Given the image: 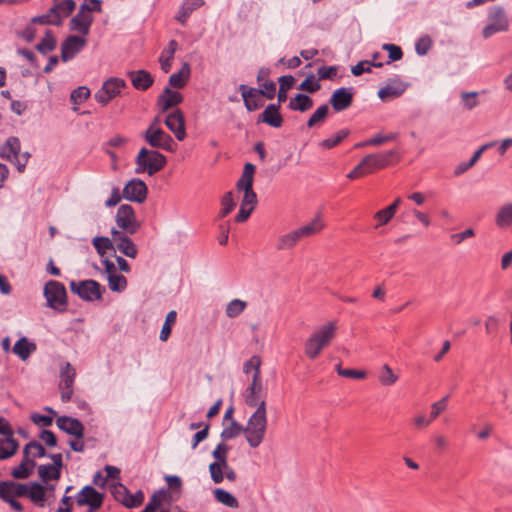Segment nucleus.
Wrapping results in <instances>:
<instances>
[{
  "label": "nucleus",
  "instance_id": "nucleus-1",
  "mask_svg": "<svg viewBox=\"0 0 512 512\" xmlns=\"http://www.w3.org/2000/svg\"><path fill=\"white\" fill-rule=\"evenodd\" d=\"M98 254L103 265V276L108 277L119 272L129 273V263L115 254L114 244L109 238L98 237Z\"/></svg>",
  "mask_w": 512,
  "mask_h": 512
},
{
  "label": "nucleus",
  "instance_id": "nucleus-2",
  "mask_svg": "<svg viewBox=\"0 0 512 512\" xmlns=\"http://www.w3.org/2000/svg\"><path fill=\"white\" fill-rule=\"evenodd\" d=\"M337 324L334 321L327 322L315 330L305 341L304 352L309 359H316L321 351L335 338Z\"/></svg>",
  "mask_w": 512,
  "mask_h": 512
},
{
  "label": "nucleus",
  "instance_id": "nucleus-3",
  "mask_svg": "<svg viewBox=\"0 0 512 512\" xmlns=\"http://www.w3.org/2000/svg\"><path fill=\"white\" fill-rule=\"evenodd\" d=\"M267 410L266 408H256L255 412L249 417L244 433L250 447H258L264 440L267 429Z\"/></svg>",
  "mask_w": 512,
  "mask_h": 512
},
{
  "label": "nucleus",
  "instance_id": "nucleus-4",
  "mask_svg": "<svg viewBox=\"0 0 512 512\" xmlns=\"http://www.w3.org/2000/svg\"><path fill=\"white\" fill-rule=\"evenodd\" d=\"M104 471L106 472L104 477L98 472V486H107L114 499L123 505L130 492L120 482V469L115 466L106 465Z\"/></svg>",
  "mask_w": 512,
  "mask_h": 512
},
{
  "label": "nucleus",
  "instance_id": "nucleus-5",
  "mask_svg": "<svg viewBox=\"0 0 512 512\" xmlns=\"http://www.w3.org/2000/svg\"><path fill=\"white\" fill-rule=\"evenodd\" d=\"M136 172H147L152 176L160 171L166 164V157L156 150L142 148L136 158Z\"/></svg>",
  "mask_w": 512,
  "mask_h": 512
},
{
  "label": "nucleus",
  "instance_id": "nucleus-6",
  "mask_svg": "<svg viewBox=\"0 0 512 512\" xmlns=\"http://www.w3.org/2000/svg\"><path fill=\"white\" fill-rule=\"evenodd\" d=\"M255 166L252 163H246L240 179L236 187L239 191L243 192L242 206L255 209L257 205V195L253 191Z\"/></svg>",
  "mask_w": 512,
  "mask_h": 512
},
{
  "label": "nucleus",
  "instance_id": "nucleus-7",
  "mask_svg": "<svg viewBox=\"0 0 512 512\" xmlns=\"http://www.w3.org/2000/svg\"><path fill=\"white\" fill-rule=\"evenodd\" d=\"M96 9V0H84L78 14L70 21L73 31L87 34L93 20V11Z\"/></svg>",
  "mask_w": 512,
  "mask_h": 512
},
{
  "label": "nucleus",
  "instance_id": "nucleus-8",
  "mask_svg": "<svg viewBox=\"0 0 512 512\" xmlns=\"http://www.w3.org/2000/svg\"><path fill=\"white\" fill-rule=\"evenodd\" d=\"M44 296L50 308L58 311L66 309V289L62 283L53 280L47 282L44 287Z\"/></svg>",
  "mask_w": 512,
  "mask_h": 512
},
{
  "label": "nucleus",
  "instance_id": "nucleus-9",
  "mask_svg": "<svg viewBox=\"0 0 512 512\" xmlns=\"http://www.w3.org/2000/svg\"><path fill=\"white\" fill-rule=\"evenodd\" d=\"M267 392L263 387L262 378L258 377V372L252 375L251 384L245 392V402L250 407L266 408Z\"/></svg>",
  "mask_w": 512,
  "mask_h": 512
},
{
  "label": "nucleus",
  "instance_id": "nucleus-10",
  "mask_svg": "<svg viewBox=\"0 0 512 512\" xmlns=\"http://www.w3.org/2000/svg\"><path fill=\"white\" fill-rule=\"evenodd\" d=\"M509 28V21L502 7H494L490 10L488 15V23L482 31L484 38H490L498 32L507 31Z\"/></svg>",
  "mask_w": 512,
  "mask_h": 512
},
{
  "label": "nucleus",
  "instance_id": "nucleus-11",
  "mask_svg": "<svg viewBox=\"0 0 512 512\" xmlns=\"http://www.w3.org/2000/svg\"><path fill=\"white\" fill-rule=\"evenodd\" d=\"M144 139L153 148L166 151L174 150V140L160 127H148L144 132Z\"/></svg>",
  "mask_w": 512,
  "mask_h": 512
},
{
  "label": "nucleus",
  "instance_id": "nucleus-12",
  "mask_svg": "<svg viewBox=\"0 0 512 512\" xmlns=\"http://www.w3.org/2000/svg\"><path fill=\"white\" fill-rule=\"evenodd\" d=\"M127 86L124 79L111 77L107 79L98 90V103L106 106L111 100L120 95L121 90Z\"/></svg>",
  "mask_w": 512,
  "mask_h": 512
},
{
  "label": "nucleus",
  "instance_id": "nucleus-13",
  "mask_svg": "<svg viewBox=\"0 0 512 512\" xmlns=\"http://www.w3.org/2000/svg\"><path fill=\"white\" fill-rule=\"evenodd\" d=\"M2 156L14 163L19 171H23L30 155L28 153L20 154L19 140L11 137L2 149Z\"/></svg>",
  "mask_w": 512,
  "mask_h": 512
},
{
  "label": "nucleus",
  "instance_id": "nucleus-14",
  "mask_svg": "<svg viewBox=\"0 0 512 512\" xmlns=\"http://www.w3.org/2000/svg\"><path fill=\"white\" fill-rule=\"evenodd\" d=\"M75 376L76 371L70 363L66 362L61 366L59 389L63 402H68L72 398Z\"/></svg>",
  "mask_w": 512,
  "mask_h": 512
},
{
  "label": "nucleus",
  "instance_id": "nucleus-15",
  "mask_svg": "<svg viewBox=\"0 0 512 512\" xmlns=\"http://www.w3.org/2000/svg\"><path fill=\"white\" fill-rule=\"evenodd\" d=\"M148 194V188L144 181L133 178L130 181H128L122 190V196L124 199L136 202V203H143Z\"/></svg>",
  "mask_w": 512,
  "mask_h": 512
},
{
  "label": "nucleus",
  "instance_id": "nucleus-16",
  "mask_svg": "<svg viewBox=\"0 0 512 512\" xmlns=\"http://www.w3.org/2000/svg\"><path fill=\"white\" fill-rule=\"evenodd\" d=\"M116 223L119 228L130 234H134L139 228L135 211L133 207L128 204H123L118 208L116 213Z\"/></svg>",
  "mask_w": 512,
  "mask_h": 512
},
{
  "label": "nucleus",
  "instance_id": "nucleus-17",
  "mask_svg": "<svg viewBox=\"0 0 512 512\" xmlns=\"http://www.w3.org/2000/svg\"><path fill=\"white\" fill-rule=\"evenodd\" d=\"M163 120L166 127L175 135L176 139L182 141L186 137L185 118L180 109H174L166 113Z\"/></svg>",
  "mask_w": 512,
  "mask_h": 512
},
{
  "label": "nucleus",
  "instance_id": "nucleus-18",
  "mask_svg": "<svg viewBox=\"0 0 512 512\" xmlns=\"http://www.w3.org/2000/svg\"><path fill=\"white\" fill-rule=\"evenodd\" d=\"M396 154L394 150H389L386 152L369 154L365 156L362 160L366 165L367 171L369 174L373 173L376 170L383 169L390 164L391 158Z\"/></svg>",
  "mask_w": 512,
  "mask_h": 512
},
{
  "label": "nucleus",
  "instance_id": "nucleus-19",
  "mask_svg": "<svg viewBox=\"0 0 512 512\" xmlns=\"http://www.w3.org/2000/svg\"><path fill=\"white\" fill-rule=\"evenodd\" d=\"M352 102L353 92L351 91V88L345 87L336 89L329 100V103L336 112L348 109L352 105Z\"/></svg>",
  "mask_w": 512,
  "mask_h": 512
},
{
  "label": "nucleus",
  "instance_id": "nucleus-20",
  "mask_svg": "<svg viewBox=\"0 0 512 512\" xmlns=\"http://www.w3.org/2000/svg\"><path fill=\"white\" fill-rule=\"evenodd\" d=\"M183 101L181 93L166 87L157 99V106L161 113H167Z\"/></svg>",
  "mask_w": 512,
  "mask_h": 512
},
{
  "label": "nucleus",
  "instance_id": "nucleus-21",
  "mask_svg": "<svg viewBox=\"0 0 512 512\" xmlns=\"http://www.w3.org/2000/svg\"><path fill=\"white\" fill-rule=\"evenodd\" d=\"M85 45V39L82 36H69L61 46V58L63 61L72 59Z\"/></svg>",
  "mask_w": 512,
  "mask_h": 512
},
{
  "label": "nucleus",
  "instance_id": "nucleus-22",
  "mask_svg": "<svg viewBox=\"0 0 512 512\" xmlns=\"http://www.w3.org/2000/svg\"><path fill=\"white\" fill-rule=\"evenodd\" d=\"M56 425L60 430L78 439L83 436L84 427L82 423L75 418L69 416L58 417L56 419Z\"/></svg>",
  "mask_w": 512,
  "mask_h": 512
},
{
  "label": "nucleus",
  "instance_id": "nucleus-23",
  "mask_svg": "<svg viewBox=\"0 0 512 512\" xmlns=\"http://www.w3.org/2000/svg\"><path fill=\"white\" fill-rule=\"evenodd\" d=\"M28 494V485L12 481L0 482V497L5 499H14Z\"/></svg>",
  "mask_w": 512,
  "mask_h": 512
},
{
  "label": "nucleus",
  "instance_id": "nucleus-24",
  "mask_svg": "<svg viewBox=\"0 0 512 512\" xmlns=\"http://www.w3.org/2000/svg\"><path fill=\"white\" fill-rule=\"evenodd\" d=\"M70 288L84 300L92 301L96 297V281L94 280H84L79 283L72 281Z\"/></svg>",
  "mask_w": 512,
  "mask_h": 512
},
{
  "label": "nucleus",
  "instance_id": "nucleus-25",
  "mask_svg": "<svg viewBox=\"0 0 512 512\" xmlns=\"http://www.w3.org/2000/svg\"><path fill=\"white\" fill-rule=\"evenodd\" d=\"M239 90L241 91L244 105L248 111H255L263 105V102L260 99L261 95L259 94L258 90L254 88H248L244 84L239 86Z\"/></svg>",
  "mask_w": 512,
  "mask_h": 512
},
{
  "label": "nucleus",
  "instance_id": "nucleus-26",
  "mask_svg": "<svg viewBox=\"0 0 512 512\" xmlns=\"http://www.w3.org/2000/svg\"><path fill=\"white\" fill-rule=\"evenodd\" d=\"M75 7L76 3L73 0H53V5L50 10L55 18H58V25H61L63 20L73 12Z\"/></svg>",
  "mask_w": 512,
  "mask_h": 512
},
{
  "label": "nucleus",
  "instance_id": "nucleus-27",
  "mask_svg": "<svg viewBox=\"0 0 512 512\" xmlns=\"http://www.w3.org/2000/svg\"><path fill=\"white\" fill-rule=\"evenodd\" d=\"M258 121L266 123L274 128H280L283 123V118L279 113V105H268L265 108V110L259 115Z\"/></svg>",
  "mask_w": 512,
  "mask_h": 512
},
{
  "label": "nucleus",
  "instance_id": "nucleus-28",
  "mask_svg": "<svg viewBox=\"0 0 512 512\" xmlns=\"http://www.w3.org/2000/svg\"><path fill=\"white\" fill-rule=\"evenodd\" d=\"M204 0H184L175 15V19L185 25L190 15L204 5Z\"/></svg>",
  "mask_w": 512,
  "mask_h": 512
},
{
  "label": "nucleus",
  "instance_id": "nucleus-29",
  "mask_svg": "<svg viewBox=\"0 0 512 512\" xmlns=\"http://www.w3.org/2000/svg\"><path fill=\"white\" fill-rule=\"evenodd\" d=\"M78 506H88L89 512L96 510V489L90 485L84 486L76 495Z\"/></svg>",
  "mask_w": 512,
  "mask_h": 512
},
{
  "label": "nucleus",
  "instance_id": "nucleus-30",
  "mask_svg": "<svg viewBox=\"0 0 512 512\" xmlns=\"http://www.w3.org/2000/svg\"><path fill=\"white\" fill-rule=\"evenodd\" d=\"M302 239L297 229L289 231L278 237L276 242V249L278 251L290 250L294 248Z\"/></svg>",
  "mask_w": 512,
  "mask_h": 512
},
{
  "label": "nucleus",
  "instance_id": "nucleus-31",
  "mask_svg": "<svg viewBox=\"0 0 512 512\" xmlns=\"http://www.w3.org/2000/svg\"><path fill=\"white\" fill-rule=\"evenodd\" d=\"M132 85L138 90H147L154 82L152 75L145 70L129 72Z\"/></svg>",
  "mask_w": 512,
  "mask_h": 512
},
{
  "label": "nucleus",
  "instance_id": "nucleus-32",
  "mask_svg": "<svg viewBox=\"0 0 512 512\" xmlns=\"http://www.w3.org/2000/svg\"><path fill=\"white\" fill-rule=\"evenodd\" d=\"M325 227V223L320 215L315 216L309 223L297 228L302 239L312 237L320 233Z\"/></svg>",
  "mask_w": 512,
  "mask_h": 512
},
{
  "label": "nucleus",
  "instance_id": "nucleus-33",
  "mask_svg": "<svg viewBox=\"0 0 512 512\" xmlns=\"http://www.w3.org/2000/svg\"><path fill=\"white\" fill-rule=\"evenodd\" d=\"M178 49V43L176 40H170L168 46L164 48L159 57L161 69L164 73H168L172 67V61L174 54Z\"/></svg>",
  "mask_w": 512,
  "mask_h": 512
},
{
  "label": "nucleus",
  "instance_id": "nucleus-34",
  "mask_svg": "<svg viewBox=\"0 0 512 512\" xmlns=\"http://www.w3.org/2000/svg\"><path fill=\"white\" fill-rule=\"evenodd\" d=\"M35 350V343L30 342L26 337H21L12 348V352L22 361H26Z\"/></svg>",
  "mask_w": 512,
  "mask_h": 512
},
{
  "label": "nucleus",
  "instance_id": "nucleus-35",
  "mask_svg": "<svg viewBox=\"0 0 512 512\" xmlns=\"http://www.w3.org/2000/svg\"><path fill=\"white\" fill-rule=\"evenodd\" d=\"M495 223L499 228L512 226V202L499 207L495 215Z\"/></svg>",
  "mask_w": 512,
  "mask_h": 512
},
{
  "label": "nucleus",
  "instance_id": "nucleus-36",
  "mask_svg": "<svg viewBox=\"0 0 512 512\" xmlns=\"http://www.w3.org/2000/svg\"><path fill=\"white\" fill-rule=\"evenodd\" d=\"M18 442L12 437L0 439V459H8L18 450Z\"/></svg>",
  "mask_w": 512,
  "mask_h": 512
},
{
  "label": "nucleus",
  "instance_id": "nucleus-37",
  "mask_svg": "<svg viewBox=\"0 0 512 512\" xmlns=\"http://www.w3.org/2000/svg\"><path fill=\"white\" fill-rule=\"evenodd\" d=\"M313 107V100L305 94H297L289 102V108L293 111L305 112Z\"/></svg>",
  "mask_w": 512,
  "mask_h": 512
},
{
  "label": "nucleus",
  "instance_id": "nucleus-38",
  "mask_svg": "<svg viewBox=\"0 0 512 512\" xmlns=\"http://www.w3.org/2000/svg\"><path fill=\"white\" fill-rule=\"evenodd\" d=\"M114 249H115V252L118 250L130 258H136L137 253H138L136 245L133 243V241L130 238H128L126 236L119 238L116 245H114Z\"/></svg>",
  "mask_w": 512,
  "mask_h": 512
},
{
  "label": "nucleus",
  "instance_id": "nucleus-39",
  "mask_svg": "<svg viewBox=\"0 0 512 512\" xmlns=\"http://www.w3.org/2000/svg\"><path fill=\"white\" fill-rule=\"evenodd\" d=\"M190 75V66L188 63H184L182 68L169 77V85L174 88H183Z\"/></svg>",
  "mask_w": 512,
  "mask_h": 512
},
{
  "label": "nucleus",
  "instance_id": "nucleus-40",
  "mask_svg": "<svg viewBox=\"0 0 512 512\" xmlns=\"http://www.w3.org/2000/svg\"><path fill=\"white\" fill-rule=\"evenodd\" d=\"M34 466L35 461L24 456L20 465L13 469L12 476L16 479H26L31 474Z\"/></svg>",
  "mask_w": 512,
  "mask_h": 512
},
{
  "label": "nucleus",
  "instance_id": "nucleus-41",
  "mask_svg": "<svg viewBox=\"0 0 512 512\" xmlns=\"http://www.w3.org/2000/svg\"><path fill=\"white\" fill-rule=\"evenodd\" d=\"M213 494H214L215 499L219 503H221L229 508H238L239 507L238 500L230 492H228L224 489H221V488H217L213 491Z\"/></svg>",
  "mask_w": 512,
  "mask_h": 512
},
{
  "label": "nucleus",
  "instance_id": "nucleus-42",
  "mask_svg": "<svg viewBox=\"0 0 512 512\" xmlns=\"http://www.w3.org/2000/svg\"><path fill=\"white\" fill-rule=\"evenodd\" d=\"M404 91L405 87L400 83L395 85H387L379 89L378 97L383 101H387L399 97Z\"/></svg>",
  "mask_w": 512,
  "mask_h": 512
},
{
  "label": "nucleus",
  "instance_id": "nucleus-43",
  "mask_svg": "<svg viewBox=\"0 0 512 512\" xmlns=\"http://www.w3.org/2000/svg\"><path fill=\"white\" fill-rule=\"evenodd\" d=\"M106 281L113 292L121 293L127 288V279L120 272L106 277Z\"/></svg>",
  "mask_w": 512,
  "mask_h": 512
},
{
  "label": "nucleus",
  "instance_id": "nucleus-44",
  "mask_svg": "<svg viewBox=\"0 0 512 512\" xmlns=\"http://www.w3.org/2000/svg\"><path fill=\"white\" fill-rule=\"evenodd\" d=\"M176 319H177V312L175 310H171L170 312H168V314L166 315L164 324L162 326V329L160 331V335H159V339L162 342H166L169 339V337L171 335L172 327L176 323Z\"/></svg>",
  "mask_w": 512,
  "mask_h": 512
},
{
  "label": "nucleus",
  "instance_id": "nucleus-45",
  "mask_svg": "<svg viewBox=\"0 0 512 512\" xmlns=\"http://www.w3.org/2000/svg\"><path fill=\"white\" fill-rule=\"evenodd\" d=\"M241 433H244V427H242L238 422L235 420H231L230 422H226L224 425V428L221 433V437L224 440H230Z\"/></svg>",
  "mask_w": 512,
  "mask_h": 512
},
{
  "label": "nucleus",
  "instance_id": "nucleus-46",
  "mask_svg": "<svg viewBox=\"0 0 512 512\" xmlns=\"http://www.w3.org/2000/svg\"><path fill=\"white\" fill-rule=\"evenodd\" d=\"M90 96V90L86 86H80L74 89L70 95V101L72 102L73 111H78V105L86 101Z\"/></svg>",
  "mask_w": 512,
  "mask_h": 512
},
{
  "label": "nucleus",
  "instance_id": "nucleus-47",
  "mask_svg": "<svg viewBox=\"0 0 512 512\" xmlns=\"http://www.w3.org/2000/svg\"><path fill=\"white\" fill-rule=\"evenodd\" d=\"M246 307V301L241 299H233L226 305L225 313L229 318H236L246 309Z\"/></svg>",
  "mask_w": 512,
  "mask_h": 512
},
{
  "label": "nucleus",
  "instance_id": "nucleus-48",
  "mask_svg": "<svg viewBox=\"0 0 512 512\" xmlns=\"http://www.w3.org/2000/svg\"><path fill=\"white\" fill-rule=\"evenodd\" d=\"M328 113L329 107L327 104L319 106L307 121V127L312 128L318 124H321L327 118Z\"/></svg>",
  "mask_w": 512,
  "mask_h": 512
},
{
  "label": "nucleus",
  "instance_id": "nucleus-49",
  "mask_svg": "<svg viewBox=\"0 0 512 512\" xmlns=\"http://www.w3.org/2000/svg\"><path fill=\"white\" fill-rule=\"evenodd\" d=\"M23 454L28 459L34 460V458L44 457L46 455V452H45L44 447L40 443H38L36 441H32V442H29L24 447Z\"/></svg>",
  "mask_w": 512,
  "mask_h": 512
},
{
  "label": "nucleus",
  "instance_id": "nucleus-50",
  "mask_svg": "<svg viewBox=\"0 0 512 512\" xmlns=\"http://www.w3.org/2000/svg\"><path fill=\"white\" fill-rule=\"evenodd\" d=\"M39 477L43 482H47L48 480H57L60 477V470L57 469V466L52 465H40L38 467Z\"/></svg>",
  "mask_w": 512,
  "mask_h": 512
},
{
  "label": "nucleus",
  "instance_id": "nucleus-51",
  "mask_svg": "<svg viewBox=\"0 0 512 512\" xmlns=\"http://www.w3.org/2000/svg\"><path fill=\"white\" fill-rule=\"evenodd\" d=\"M349 135L348 129H341L335 135L319 143V146L325 149H331L341 143Z\"/></svg>",
  "mask_w": 512,
  "mask_h": 512
},
{
  "label": "nucleus",
  "instance_id": "nucleus-52",
  "mask_svg": "<svg viewBox=\"0 0 512 512\" xmlns=\"http://www.w3.org/2000/svg\"><path fill=\"white\" fill-rule=\"evenodd\" d=\"M378 379L383 386H391L397 382L398 376L393 373L389 365L385 364L381 368Z\"/></svg>",
  "mask_w": 512,
  "mask_h": 512
},
{
  "label": "nucleus",
  "instance_id": "nucleus-53",
  "mask_svg": "<svg viewBox=\"0 0 512 512\" xmlns=\"http://www.w3.org/2000/svg\"><path fill=\"white\" fill-rule=\"evenodd\" d=\"M393 208L394 207H386L384 209L377 211L374 214V219L376 220V229L388 224L390 220L395 216V214L393 213Z\"/></svg>",
  "mask_w": 512,
  "mask_h": 512
},
{
  "label": "nucleus",
  "instance_id": "nucleus-54",
  "mask_svg": "<svg viewBox=\"0 0 512 512\" xmlns=\"http://www.w3.org/2000/svg\"><path fill=\"white\" fill-rule=\"evenodd\" d=\"M55 46H56V40H55L53 34L50 31H47L44 38L36 46V48L40 53L46 54V53L54 50Z\"/></svg>",
  "mask_w": 512,
  "mask_h": 512
},
{
  "label": "nucleus",
  "instance_id": "nucleus-55",
  "mask_svg": "<svg viewBox=\"0 0 512 512\" xmlns=\"http://www.w3.org/2000/svg\"><path fill=\"white\" fill-rule=\"evenodd\" d=\"M57 19L58 18H55V16L49 9V11L47 13L39 15V16H35V17L31 18L30 21H31V24L59 26Z\"/></svg>",
  "mask_w": 512,
  "mask_h": 512
},
{
  "label": "nucleus",
  "instance_id": "nucleus-56",
  "mask_svg": "<svg viewBox=\"0 0 512 512\" xmlns=\"http://www.w3.org/2000/svg\"><path fill=\"white\" fill-rule=\"evenodd\" d=\"M321 88V85L318 81L315 80V77L313 74H310L301 82L299 85V89L302 91H306L309 93H315Z\"/></svg>",
  "mask_w": 512,
  "mask_h": 512
},
{
  "label": "nucleus",
  "instance_id": "nucleus-57",
  "mask_svg": "<svg viewBox=\"0 0 512 512\" xmlns=\"http://www.w3.org/2000/svg\"><path fill=\"white\" fill-rule=\"evenodd\" d=\"M261 358L259 356H252L245 364H244V367H243V371L244 373L246 374H249V373H252V375L254 373H256V371L258 372V377H261V370H260V367H261Z\"/></svg>",
  "mask_w": 512,
  "mask_h": 512
},
{
  "label": "nucleus",
  "instance_id": "nucleus-58",
  "mask_svg": "<svg viewBox=\"0 0 512 512\" xmlns=\"http://www.w3.org/2000/svg\"><path fill=\"white\" fill-rule=\"evenodd\" d=\"M372 66L381 67L382 64L381 63H372L368 60L360 61L359 63H357L355 66H353L351 68V73L354 76H360L361 74H363L365 72H371Z\"/></svg>",
  "mask_w": 512,
  "mask_h": 512
},
{
  "label": "nucleus",
  "instance_id": "nucleus-59",
  "mask_svg": "<svg viewBox=\"0 0 512 512\" xmlns=\"http://www.w3.org/2000/svg\"><path fill=\"white\" fill-rule=\"evenodd\" d=\"M167 493L165 491L155 492L150 498L148 504L146 505V509L152 512H156V510L161 506L162 502L166 498Z\"/></svg>",
  "mask_w": 512,
  "mask_h": 512
},
{
  "label": "nucleus",
  "instance_id": "nucleus-60",
  "mask_svg": "<svg viewBox=\"0 0 512 512\" xmlns=\"http://www.w3.org/2000/svg\"><path fill=\"white\" fill-rule=\"evenodd\" d=\"M145 496L142 490H138L135 494L129 493L123 506L126 508L139 507L144 502Z\"/></svg>",
  "mask_w": 512,
  "mask_h": 512
},
{
  "label": "nucleus",
  "instance_id": "nucleus-61",
  "mask_svg": "<svg viewBox=\"0 0 512 512\" xmlns=\"http://www.w3.org/2000/svg\"><path fill=\"white\" fill-rule=\"evenodd\" d=\"M432 46V40L428 35L422 36L415 44V50L418 55L424 56Z\"/></svg>",
  "mask_w": 512,
  "mask_h": 512
},
{
  "label": "nucleus",
  "instance_id": "nucleus-62",
  "mask_svg": "<svg viewBox=\"0 0 512 512\" xmlns=\"http://www.w3.org/2000/svg\"><path fill=\"white\" fill-rule=\"evenodd\" d=\"M27 495H29L33 502L42 501L45 497V490L40 484L32 483L30 487L28 486Z\"/></svg>",
  "mask_w": 512,
  "mask_h": 512
},
{
  "label": "nucleus",
  "instance_id": "nucleus-63",
  "mask_svg": "<svg viewBox=\"0 0 512 512\" xmlns=\"http://www.w3.org/2000/svg\"><path fill=\"white\" fill-rule=\"evenodd\" d=\"M209 472L211 479L215 484H219L223 481V470L221 463L215 461L210 463Z\"/></svg>",
  "mask_w": 512,
  "mask_h": 512
},
{
  "label": "nucleus",
  "instance_id": "nucleus-64",
  "mask_svg": "<svg viewBox=\"0 0 512 512\" xmlns=\"http://www.w3.org/2000/svg\"><path fill=\"white\" fill-rule=\"evenodd\" d=\"M235 205L232 192H227L222 198L221 216H227L234 209Z\"/></svg>",
  "mask_w": 512,
  "mask_h": 512
}]
</instances>
